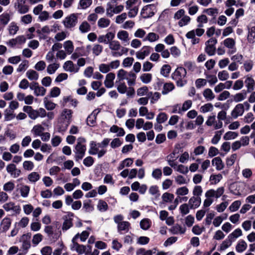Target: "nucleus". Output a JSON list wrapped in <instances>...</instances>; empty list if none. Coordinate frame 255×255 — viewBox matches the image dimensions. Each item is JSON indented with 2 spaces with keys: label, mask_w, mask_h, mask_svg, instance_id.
I'll use <instances>...</instances> for the list:
<instances>
[{
  "label": "nucleus",
  "mask_w": 255,
  "mask_h": 255,
  "mask_svg": "<svg viewBox=\"0 0 255 255\" xmlns=\"http://www.w3.org/2000/svg\"><path fill=\"white\" fill-rule=\"evenodd\" d=\"M110 140V138H105L100 143H96L94 141H91L89 153L91 155L97 154L98 158L102 157L107 153L106 147L109 144Z\"/></svg>",
  "instance_id": "f257e3e1"
},
{
  "label": "nucleus",
  "mask_w": 255,
  "mask_h": 255,
  "mask_svg": "<svg viewBox=\"0 0 255 255\" xmlns=\"http://www.w3.org/2000/svg\"><path fill=\"white\" fill-rule=\"evenodd\" d=\"M225 189L223 187H220L214 190L211 189L208 190L205 193L206 199L203 202V207L207 208L209 207L213 202V198L218 199L220 198L224 193Z\"/></svg>",
  "instance_id": "f03ea898"
},
{
  "label": "nucleus",
  "mask_w": 255,
  "mask_h": 255,
  "mask_svg": "<svg viewBox=\"0 0 255 255\" xmlns=\"http://www.w3.org/2000/svg\"><path fill=\"white\" fill-rule=\"evenodd\" d=\"M109 47L111 50L112 55L115 57H120L124 54H127L128 51V48L122 46L118 40H114L110 42Z\"/></svg>",
  "instance_id": "7ed1b4c3"
},
{
  "label": "nucleus",
  "mask_w": 255,
  "mask_h": 255,
  "mask_svg": "<svg viewBox=\"0 0 255 255\" xmlns=\"http://www.w3.org/2000/svg\"><path fill=\"white\" fill-rule=\"evenodd\" d=\"M136 78V75L135 73L131 71L128 72L123 69L119 70L117 74L118 81L127 80L128 86H133L135 84Z\"/></svg>",
  "instance_id": "20e7f679"
},
{
  "label": "nucleus",
  "mask_w": 255,
  "mask_h": 255,
  "mask_svg": "<svg viewBox=\"0 0 255 255\" xmlns=\"http://www.w3.org/2000/svg\"><path fill=\"white\" fill-rule=\"evenodd\" d=\"M73 112L71 110L64 109L60 114V120L63 123L61 127L58 129L59 131H65L72 121Z\"/></svg>",
  "instance_id": "39448f33"
},
{
  "label": "nucleus",
  "mask_w": 255,
  "mask_h": 255,
  "mask_svg": "<svg viewBox=\"0 0 255 255\" xmlns=\"http://www.w3.org/2000/svg\"><path fill=\"white\" fill-rule=\"evenodd\" d=\"M85 142L86 140L83 137H79L77 139V142L74 150L76 161H78L82 159L84 156L86 150Z\"/></svg>",
  "instance_id": "423d86ee"
},
{
  "label": "nucleus",
  "mask_w": 255,
  "mask_h": 255,
  "mask_svg": "<svg viewBox=\"0 0 255 255\" xmlns=\"http://www.w3.org/2000/svg\"><path fill=\"white\" fill-rule=\"evenodd\" d=\"M186 74V69L182 67H178L172 74V77L176 81L178 86L182 87L186 83V81L184 79Z\"/></svg>",
  "instance_id": "0eeeda50"
},
{
  "label": "nucleus",
  "mask_w": 255,
  "mask_h": 255,
  "mask_svg": "<svg viewBox=\"0 0 255 255\" xmlns=\"http://www.w3.org/2000/svg\"><path fill=\"white\" fill-rule=\"evenodd\" d=\"M217 43V40L215 38H211L205 42V51L209 56L214 55L216 48L215 45Z\"/></svg>",
  "instance_id": "6e6552de"
},
{
  "label": "nucleus",
  "mask_w": 255,
  "mask_h": 255,
  "mask_svg": "<svg viewBox=\"0 0 255 255\" xmlns=\"http://www.w3.org/2000/svg\"><path fill=\"white\" fill-rule=\"evenodd\" d=\"M78 22V14L72 13L66 17L63 21L64 26L67 28L74 27Z\"/></svg>",
  "instance_id": "1a4fd4ad"
},
{
  "label": "nucleus",
  "mask_w": 255,
  "mask_h": 255,
  "mask_svg": "<svg viewBox=\"0 0 255 255\" xmlns=\"http://www.w3.org/2000/svg\"><path fill=\"white\" fill-rule=\"evenodd\" d=\"M74 214L71 212H68L66 215L62 217L64 222L62 225V230L67 231L73 226V218Z\"/></svg>",
  "instance_id": "9d476101"
},
{
  "label": "nucleus",
  "mask_w": 255,
  "mask_h": 255,
  "mask_svg": "<svg viewBox=\"0 0 255 255\" xmlns=\"http://www.w3.org/2000/svg\"><path fill=\"white\" fill-rule=\"evenodd\" d=\"M14 7L21 14L26 13L29 11V6L26 4V0H16Z\"/></svg>",
  "instance_id": "9b49d317"
},
{
  "label": "nucleus",
  "mask_w": 255,
  "mask_h": 255,
  "mask_svg": "<svg viewBox=\"0 0 255 255\" xmlns=\"http://www.w3.org/2000/svg\"><path fill=\"white\" fill-rule=\"evenodd\" d=\"M29 88L34 91V94L36 96H43L46 93V90L44 87L40 86L37 82L30 83Z\"/></svg>",
  "instance_id": "f8f14e48"
},
{
  "label": "nucleus",
  "mask_w": 255,
  "mask_h": 255,
  "mask_svg": "<svg viewBox=\"0 0 255 255\" xmlns=\"http://www.w3.org/2000/svg\"><path fill=\"white\" fill-rule=\"evenodd\" d=\"M6 171L11 177L15 178L21 174V170L16 168V165L13 163L9 164L6 167Z\"/></svg>",
  "instance_id": "ddd939ff"
},
{
  "label": "nucleus",
  "mask_w": 255,
  "mask_h": 255,
  "mask_svg": "<svg viewBox=\"0 0 255 255\" xmlns=\"http://www.w3.org/2000/svg\"><path fill=\"white\" fill-rule=\"evenodd\" d=\"M152 50V47L149 46H144L136 53V57L138 59L143 60L148 56Z\"/></svg>",
  "instance_id": "4468645a"
},
{
  "label": "nucleus",
  "mask_w": 255,
  "mask_h": 255,
  "mask_svg": "<svg viewBox=\"0 0 255 255\" xmlns=\"http://www.w3.org/2000/svg\"><path fill=\"white\" fill-rule=\"evenodd\" d=\"M248 41L250 43L255 42V20L252 21L248 27Z\"/></svg>",
  "instance_id": "2eb2a0df"
},
{
  "label": "nucleus",
  "mask_w": 255,
  "mask_h": 255,
  "mask_svg": "<svg viewBox=\"0 0 255 255\" xmlns=\"http://www.w3.org/2000/svg\"><path fill=\"white\" fill-rule=\"evenodd\" d=\"M63 68L66 71L74 73H77L79 70V67L70 60L66 61L63 64Z\"/></svg>",
  "instance_id": "dca6fc26"
},
{
  "label": "nucleus",
  "mask_w": 255,
  "mask_h": 255,
  "mask_svg": "<svg viewBox=\"0 0 255 255\" xmlns=\"http://www.w3.org/2000/svg\"><path fill=\"white\" fill-rule=\"evenodd\" d=\"M244 113V105H243L242 104H238L231 112V115L233 119H236L238 117L242 116Z\"/></svg>",
  "instance_id": "f3484780"
},
{
  "label": "nucleus",
  "mask_w": 255,
  "mask_h": 255,
  "mask_svg": "<svg viewBox=\"0 0 255 255\" xmlns=\"http://www.w3.org/2000/svg\"><path fill=\"white\" fill-rule=\"evenodd\" d=\"M201 203V199L200 197L193 196L188 201V205L190 209H195L200 206Z\"/></svg>",
  "instance_id": "a211bd4d"
},
{
  "label": "nucleus",
  "mask_w": 255,
  "mask_h": 255,
  "mask_svg": "<svg viewBox=\"0 0 255 255\" xmlns=\"http://www.w3.org/2000/svg\"><path fill=\"white\" fill-rule=\"evenodd\" d=\"M115 78V74L113 73H109L106 76L104 81L105 86L108 88H112L114 85V80Z\"/></svg>",
  "instance_id": "6ab92c4d"
},
{
  "label": "nucleus",
  "mask_w": 255,
  "mask_h": 255,
  "mask_svg": "<svg viewBox=\"0 0 255 255\" xmlns=\"http://www.w3.org/2000/svg\"><path fill=\"white\" fill-rule=\"evenodd\" d=\"M3 208L6 211L12 210L16 213H18L20 211V207L19 206H15L14 203L12 202L4 204L3 205Z\"/></svg>",
  "instance_id": "aec40b11"
},
{
  "label": "nucleus",
  "mask_w": 255,
  "mask_h": 255,
  "mask_svg": "<svg viewBox=\"0 0 255 255\" xmlns=\"http://www.w3.org/2000/svg\"><path fill=\"white\" fill-rule=\"evenodd\" d=\"M117 37L123 42V43H128L129 41V34L125 30L119 31L117 33Z\"/></svg>",
  "instance_id": "412c9836"
},
{
  "label": "nucleus",
  "mask_w": 255,
  "mask_h": 255,
  "mask_svg": "<svg viewBox=\"0 0 255 255\" xmlns=\"http://www.w3.org/2000/svg\"><path fill=\"white\" fill-rule=\"evenodd\" d=\"M100 112V110H94L87 118V123L89 126H93L96 123L97 116Z\"/></svg>",
  "instance_id": "4be33fe9"
},
{
  "label": "nucleus",
  "mask_w": 255,
  "mask_h": 255,
  "mask_svg": "<svg viewBox=\"0 0 255 255\" xmlns=\"http://www.w3.org/2000/svg\"><path fill=\"white\" fill-rule=\"evenodd\" d=\"M246 86L247 88V92H251L254 89L255 81L254 79L249 76L246 77V79L245 81Z\"/></svg>",
  "instance_id": "5701e85b"
},
{
  "label": "nucleus",
  "mask_w": 255,
  "mask_h": 255,
  "mask_svg": "<svg viewBox=\"0 0 255 255\" xmlns=\"http://www.w3.org/2000/svg\"><path fill=\"white\" fill-rule=\"evenodd\" d=\"M212 164L216 166L217 170H221L224 167V163L220 157H217L213 158L212 160Z\"/></svg>",
  "instance_id": "b1692460"
},
{
  "label": "nucleus",
  "mask_w": 255,
  "mask_h": 255,
  "mask_svg": "<svg viewBox=\"0 0 255 255\" xmlns=\"http://www.w3.org/2000/svg\"><path fill=\"white\" fill-rule=\"evenodd\" d=\"M117 88L118 91L122 94H124L126 93L128 90V87L125 82L121 81H116Z\"/></svg>",
  "instance_id": "393cba45"
},
{
  "label": "nucleus",
  "mask_w": 255,
  "mask_h": 255,
  "mask_svg": "<svg viewBox=\"0 0 255 255\" xmlns=\"http://www.w3.org/2000/svg\"><path fill=\"white\" fill-rule=\"evenodd\" d=\"M11 224V220L10 218L6 217L3 219L0 224V227L2 229V232H6L10 227Z\"/></svg>",
  "instance_id": "a878e982"
},
{
  "label": "nucleus",
  "mask_w": 255,
  "mask_h": 255,
  "mask_svg": "<svg viewBox=\"0 0 255 255\" xmlns=\"http://www.w3.org/2000/svg\"><path fill=\"white\" fill-rule=\"evenodd\" d=\"M170 231L172 234H183L185 232L186 229L182 228L178 224H176L170 229Z\"/></svg>",
  "instance_id": "bb28decb"
},
{
  "label": "nucleus",
  "mask_w": 255,
  "mask_h": 255,
  "mask_svg": "<svg viewBox=\"0 0 255 255\" xmlns=\"http://www.w3.org/2000/svg\"><path fill=\"white\" fill-rule=\"evenodd\" d=\"M151 5L144 6L141 11V15L143 18H148L154 15L153 12H150Z\"/></svg>",
  "instance_id": "cd10ccee"
},
{
  "label": "nucleus",
  "mask_w": 255,
  "mask_h": 255,
  "mask_svg": "<svg viewBox=\"0 0 255 255\" xmlns=\"http://www.w3.org/2000/svg\"><path fill=\"white\" fill-rule=\"evenodd\" d=\"M110 131L113 133H117V136H123L125 134L124 128L116 125L112 126L110 129Z\"/></svg>",
  "instance_id": "c85d7f7f"
},
{
  "label": "nucleus",
  "mask_w": 255,
  "mask_h": 255,
  "mask_svg": "<svg viewBox=\"0 0 255 255\" xmlns=\"http://www.w3.org/2000/svg\"><path fill=\"white\" fill-rule=\"evenodd\" d=\"M26 76L30 81H36L39 78V74L34 70H28L26 73Z\"/></svg>",
  "instance_id": "c756f323"
},
{
  "label": "nucleus",
  "mask_w": 255,
  "mask_h": 255,
  "mask_svg": "<svg viewBox=\"0 0 255 255\" xmlns=\"http://www.w3.org/2000/svg\"><path fill=\"white\" fill-rule=\"evenodd\" d=\"M40 178V174L37 172H32L27 175V179L31 183H35Z\"/></svg>",
  "instance_id": "7c9ffc66"
},
{
  "label": "nucleus",
  "mask_w": 255,
  "mask_h": 255,
  "mask_svg": "<svg viewBox=\"0 0 255 255\" xmlns=\"http://www.w3.org/2000/svg\"><path fill=\"white\" fill-rule=\"evenodd\" d=\"M203 95L207 101H212L215 98L213 92L209 88H206L203 91Z\"/></svg>",
  "instance_id": "2f4dec72"
},
{
  "label": "nucleus",
  "mask_w": 255,
  "mask_h": 255,
  "mask_svg": "<svg viewBox=\"0 0 255 255\" xmlns=\"http://www.w3.org/2000/svg\"><path fill=\"white\" fill-rule=\"evenodd\" d=\"M64 48L67 54H71L74 51V45L71 40H67L64 43Z\"/></svg>",
  "instance_id": "473e14b6"
},
{
  "label": "nucleus",
  "mask_w": 255,
  "mask_h": 255,
  "mask_svg": "<svg viewBox=\"0 0 255 255\" xmlns=\"http://www.w3.org/2000/svg\"><path fill=\"white\" fill-rule=\"evenodd\" d=\"M44 130V128L40 125L34 126L31 129V132L34 136H40Z\"/></svg>",
  "instance_id": "72a5a7b5"
},
{
  "label": "nucleus",
  "mask_w": 255,
  "mask_h": 255,
  "mask_svg": "<svg viewBox=\"0 0 255 255\" xmlns=\"http://www.w3.org/2000/svg\"><path fill=\"white\" fill-rule=\"evenodd\" d=\"M85 55V51L82 47H77L76 48L75 52L71 55V59L75 60L80 56Z\"/></svg>",
  "instance_id": "f704fd0d"
},
{
  "label": "nucleus",
  "mask_w": 255,
  "mask_h": 255,
  "mask_svg": "<svg viewBox=\"0 0 255 255\" xmlns=\"http://www.w3.org/2000/svg\"><path fill=\"white\" fill-rule=\"evenodd\" d=\"M204 75L207 82H208L210 85H214L218 82V79L216 75H211L207 72H204Z\"/></svg>",
  "instance_id": "c9c22d12"
},
{
  "label": "nucleus",
  "mask_w": 255,
  "mask_h": 255,
  "mask_svg": "<svg viewBox=\"0 0 255 255\" xmlns=\"http://www.w3.org/2000/svg\"><path fill=\"white\" fill-rule=\"evenodd\" d=\"M130 225V224L128 222L123 221L118 225V230L120 233L123 231L128 232L129 231Z\"/></svg>",
  "instance_id": "e433bc0d"
},
{
  "label": "nucleus",
  "mask_w": 255,
  "mask_h": 255,
  "mask_svg": "<svg viewBox=\"0 0 255 255\" xmlns=\"http://www.w3.org/2000/svg\"><path fill=\"white\" fill-rule=\"evenodd\" d=\"M247 97V92L243 90L241 93L235 94L233 96V100L234 102L238 103L245 100Z\"/></svg>",
  "instance_id": "4c0bfd02"
},
{
  "label": "nucleus",
  "mask_w": 255,
  "mask_h": 255,
  "mask_svg": "<svg viewBox=\"0 0 255 255\" xmlns=\"http://www.w3.org/2000/svg\"><path fill=\"white\" fill-rule=\"evenodd\" d=\"M247 248V244L243 240L239 241L236 247V250L238 253L245 251Z\"/></svg>",
  "instance_id": "58836bf2"
},
{
  "label": "nucleus",
  "mask_w": 255,
  "mask_h": 255,
  "mask_svg": "<svg viewBox=\"0 0 255 255\" xmlns=\"http://www.w3.org/2000/svg\"><path fill=\"white\" fill-rule=\"evenodd\" d=\"M152 78V76L150 73H143L139 77L141 81L146 84L149 83L151 81Z\"/></svg>",
  "instance_id": "ea45409f"
},
{
  "label": "nucleus",
  "mask_w": 255,
  "mask_h": 255,
  "mask_svg": "<svg viewBox=\"0 0 255 255\" xmlns=\"http://www.w3.org/2000/svg\"><path fill=\"white\" fill-rule=\"evenodd\" d=\"M110 24V20L105 17L100 18L98 21V26L101 28L107 27Z\"/></svg>",
  "instance_id": "a19ab883"
},
{
  "label": "nucleus",
  "mask_w": 255,
  "mask_h": 255,
  "mask_svg": "<svg viewBox=\"0 0 255 255\" xmlns=\"http://www.w3.org/2000/svg\"><path fill=\"white\" fill-rule=\"evenodd\" d=\"M97 209L101 212H106L108 209V204L103 200H99L97 204Z\"/></svg>",
  "instance_id": "79ce46f5"
},
{
  "label": "nucleus",
  "mask_w": 255,
  "mask_h": 255,
  "mask_svg": "<svg viewBox=\"0 0 255 255\" xmlns=\"http://www.w3.org/2000/svg\"><path fill=\"white\" fill-rule=\"evenodd\" d=\"M91 203L92 201L90 200L84 202L83 209L85 212H91L94 210V208Z\"/></svg>",
  "instance_id": "37998d69"
},
{
  "label": "nucleus",
  "mask_w": 255,
  "mask_h": 255,
  "mask_svg": "<svg viewBox=\"0 0 255 255\" xmlns=\"http://www.w3.org/2000/svg\"><path fill=\"white\" fill-rule=\"evenodd\" d=\"M174 89V86L172 83H166L164 84L162 94L166 95Z\"/></svg>",
  "instance_id": "c03bdc74"
},
{
  "label": "nucleus",
  "mask_w": 255,
  "mask_h": 255,
  "mask_svg": "<svg viewBox=\"0 0 255 255\" xmlns=\"http://www.w3.org/2000/svg\"><path fill=\"white\" fill-rule=\"evenodd\" d=\"M159 37L158 34L154 32H149L146 36L143 39V41L148 40L150 42H154L159 39Z\"/></svg>",
  "instance_id": "a18cd8bd"
},
{
  "label": "nucleus",
  "mask_w": 255,
  "mask_h": 255,
  "mask_svg": "<svg viewBox=\"0 0 255 255\" xmlns=\"http://www.w3.org/2000/svg\"><path fill=\"white\" fill-rule=\"evenodd\" d=\"M10 19V14L7 12H4L0 15V24L5 25L8 23Z\"/></svg>",
  "instance_id": "49530a36"
},
{
  "label": "nucleus",
  "mask_w": 255,
  "mask_h": 255,
  "mask_svg": "<svg viewBox=\"0 0 255 255\" xmlns=\"http://www.w3.org/2000/svg\"><path fill=\"white\" fill-rule=\"evenodd\" d=\"M60 67V64L57 63H53L49 64L47 67V72L49 74H54Z\"/></svg>",
  "instance_id": "de8ad7c7"
},
{
  "label": "nucleus",
  "mask_w": 255,
  "mask_h": 255,
  "mask_svg": "<svg viewBox=\"0 0 255 255\" xmlns=\"http://www.w3.org/2000/svg\"><path fill=\"white\" fill-rule=\"evenodd\" d=\"M242 230L238 228L230 234L228 237V238L231 239L233 242H234L237 238L242 236Z\"/></svg>",
  "instance_id": "09e8293b"
},
{
  "label": "nucleus",
  "mask_w": 255,
  "mask_h": 255,
  "mask_svg": "<svg viewBox=\"0 0 255 255\" xmlns=\"http://www.w3.org/2000/svg\"><path fill=\"white\" fill-rule=\"evenodd\" d=\"M233 242L232 241V240L231 239H230V238H228V237L221 244V245L220 246L219 251H222L225 250L226 249H227V248H228L232 245Z\"/></svg>",
  "instance_id": "8fccbe9b"
},
{
  "label": "nucleus",
  "mask_w": 255,
  "mask_h": 255,
  "mask_svg": "<svg viewBox=\"0 0 255 255\" xmlns=\"http://www.w3.org/2000/svg\"><path fill=\"white\" fill-rule=\"evenodd\" d=\"M174 197V196L173 194L168 192L163 193L161 197L162 201L165 203H171L173 201Z\"/></svg>",
  "instance_id": "3c124183"
},
{
  "label": "nucleus",
  "mask_w": 255,
  "mask_h": 255,
  "mask_svg": "<svg viewBox=\"0 0 255 255\" xmlns=\"http://www.w3.org/2000/svg\"><path fill=\"white\" fill-rule=\"evenodd\" d=\"M223 178L221 174H212L210 177V181L211 182L212 184H216L219 182Z\"/></svg>",
  "instance_id": "603ef678"
},
{
  "label": "nucleus",
  "mask_w": 255,
  "mask_h": 255,
  "mask_svg": "<svg viewBox=\"0 0 255 255\" xmlns=\"http://www.w3.org/2000/svg\"><path fill=\"white\" fill-rule=\"evenodd\" d=\"M92 3V0H80L78 5V8L86 9L89 7Z\"/></svg>",
  "instance_id": "864d4df0"
},
{
  "label": "nucleus",
  "mask_w": 255,
  "mask_h": 255,
  "mask_svg": "<svg viewBox=\"0 0 255 255\" xmlns=\"http://www.w3.org/2000/svg\"><path fill=\"white\" fill-rule=\"evenodd\" d=\"M30 191V187L28 185H22L20 189V193L21 197L26 198L28 197Z\"/></svg>",
  "instance_id": "5fc2aeb1"
},
{
  "label": "nucleus",
  "mask_w": 255,
  "mask_h": 255,
  "mask_svg": "<svg viewBox=\"0 0 255 255\" xmlns=\"http://www.w3.org/2000/svg\"><path fill=\"white\" fill-rule=\"evenodd\" d=\"M15 117L14 112L9 110L6 109L4 111V120L5 121H9L13 119Z\"/></svg>",
  "instance_id": "6e6d98bb"
},
{
  "label": "nucleus",
  "mask_w": 255,
  "mask_h": 255,
  "mask_svg": "<svg viewBox=\"0 0 255 255\" xmlns=\"http://www.w3.org/2000/svg\"><path fill=\"white\" fill-rule=\"evenodd\" d=\"M191 18L187 15H184L178 22V24L180 27H183L187 25L190 22Z\"/></svg>",
  "instance_id": "4d7b16f0"
},
{
  "label": "nucleus",
  "mask_w": 255,
  "mask_h": 255,
  "mask_svg": "<svg viewBox=\"0 0 255 255\" xmlns=\"http://www.w3.org/2000/svg\"><path fill=\"white\" fill-rule=\"evenodd\" d=\"M44 104L45 108L47 110H52L56 107V104L49 101L47 97L44 98Z\"/></svg>",
  "instance_id": "13d9d810"
},
{
  "label": "nucleus",
  "mask_w": 255,
  "mask_h": 255,
  "mask_svg": "<svg viewBox=\"0 0 255 255\" xmlns=\"http://www.w3.org/2000/svg\"><path fill=\"white\" fill-rule=\"evenodd\" d=\"M103 47L99 44H95L92 48L93 53L96 56H99L103 51Z\"/></svg>",
  "instance_id": "bf43d9fd"
},
{
  "label": "nucleus",
  "mask_w": 255,
  "mask_h": 255,
  "mask_svg": "<svg viewBox=\"0 0 255 255\" xmlns=\"http://www.w3.org/2000/svg\"><path fill=\"white\" fill-rule=\"evenodd\" d=\"M149 193L155 198H157L160 196L159 190L157 185L150 186L149 188Z\"/></svg>",
  "instance_id": "052dcab7"
},
{
  "label": "nucleus",
  "mask_w": 255,
  "mask_h": 255,
  "mask_svg": "<svg viewBox=\"0 0 255 255\" xmlns=\"http://www.w3.org/2000/svg\"><path fill=\"white\" fill-rule=\"evenodd\" d=\"M91 29L90 24L86 21H83L79 26V30L82 33H86Z\"/></svg>",
  "instance_id": "680f3d73"
},
{
  "label": "nucleus",
  "mask_w": 255,
  "mask_h": 255,
  "mask_svg": "<svg viewBox=\"0 0 255 255\" xmlns=\"http://www.w3.org/2000/svg\"><path fill=\"white\" fill-rule=\"evenodd\" d=\"M238 136V133L234 131H228L224 135V139L226 140H231L236 138Z\"/></svg>",
  "instance_id": "e2e57ef3"
},
{
  "label": "nucleus",
  "mask_w": 255,
  "mask_h": 255,
  "mask_svg": "<svg viewBox=\"0 0 255 255\" xmlns=\"http://www.w3.org/2000/svg\"><path fill=\"white\" fill-rule=\"evenodd\" d=\"M224 45L228 48H233L235 47V41L232 38H228L223 41Z\"/></svg>",
  "instance_id": "0e129e2a"
},
{
  "label": "nucleus",
  "mask_w": 255,
  "mask_h": 255,
  "mask_svg": "<svg viewBox=\"0 0 255 255\" xmlns=\"http://www.w3.org/2000/svg\"><path fill=\"white\" fill-rule=\"evenodd\" d=\"M18 29V26L14 22H11L8 26L9 33L12 35H15Z\"/></svg>",
  "instance_id": "69168bd1"
},
{
  "label": "nucleus",
  "mask_w": 255,
  "mask_h": 255,
  "mask_svg": "<svg viewBox=\"0 0 255 255\" xmlns=\"http://www.w3.org/2000/svg\"><path fill=\"white\" fill-rule=\"evenodd\" d=\"M22 166L24 170L31 171L33 169L34 164L31 161L26 160L23 162Z\"/></svg>",
  "instance_id": "338daca9"
},
{
  "label": "nucleus",
  "mask_w": 255,
  "mask_h": 255,
  "mask_svg": "<svg viewBox=\"0 0 255 255\" xmlns=\"http://www.w3.org/2000/svg\"><path fill=\"white\" fill-rule=\"evenodd\" d=\"M153 252L151 250H145L143 248H140L136 252V255H152Z\"/></svg>",
  "instance_id": "774afa93"
}]
</instances>
